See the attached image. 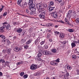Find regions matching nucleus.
Returning <instances> with one entry per match:
<instances>
[{
	"instance_id": "60",
	"label": "nucleus",
	"mask_w": 79,
	"mask_h": 79,
	"mask_svg": "<svg viewBox=\"0 0 79 79\" xmlns=\"http://www.w3.org/2000/svg\"><path fill=\"white\" fill-rule=\"evenodd\" d=\"M55 2L57 1V2H60L61 1V0H55Z\"/></svg>"
},
{
	"instance_id": "31",
	"label": "nucleus",
	"mask_w": 79,
	"mask_h": 79,
	"mask_svg": "<svg viewBox=\"0 0 79 79\" xmlns=\"http://www.w3.org/2000/svg\"><path fill=\"white\" fill-rule=\"evenodd\" d=\"M45 43V40L44 41H42L40 43V44L42 45H44Z\"/></svg>"
},
{
	"instance_id": "37",
	"label": "nucleus",
	"mask_w": 79,
	"mask_h": 79,
	"mask_svg": "<svg viewBox=\"0 0 79 79\" xmlns=\"http://www.w3.org/2000/svg\"><path fill=\"white\" fill-rule=\"evenodd\" d=\"M52 51L53 53H56V50L55 49H52Z\"/></svg>"
},
{
	"instance_id": "14",
	"label": "nucleus",
	"mask_w": 79,
	"mask_h": 79,
	"mask_svg": "<svg viewBox=\"0 0 79 79\" xmlns=\"http://www.w3.org/2000/svg\"><path fill=\"white\" fill-rule=\"evenodd\" d=\"M32 41V39H30L29 40L26 42V44L27 45H29V44H30L31 43V42Z\"/></svg>"
},
{
	"instance_id": "11",
	"label": "nucleus",
	"mask_w": 79,
	"mask_h": 79,
	"mask_svg": "<svg viewBox=\"0 0 79 79\" xmlns=\"http://www.w3.org/2000/svg\"><path fill=\"white\" fill-rule=\"evenodd\" d=\"M53 17L54 18H56L58 17V15H57V12L56 11H55L53 12Z\"/></svg>"
},
{
	"instance_id": "36",
	"label": "nucleus",
	"mask_w": 79,
	"mask_h": 79,
	"mask_svg": "<svg viewBox=\"0 0 79 79\" xmlns=\"http://www.w3.org/2000/svg\"><path fill=\"white\" fill-rule=\"evenodd\" d=\"M13 24H14V25L16 26V25H18V23L16 22H14L13 23Z\"/></svg>"
},
{
	"instance_id": "12",
	"label": "nucleus",
	"mask_w": 79,
	"mask_h": 79,
	"mask_svg": "<svg viewBox=\"0 0 79 79\" xmlns=\"http://www.w3.org/2000/svg\"><path fill=\"white\" fill-rule=\"evenodd\" d=\"M36 7L38 9H40V8L41 6H42V4H41V3H39L36 4Z\"/></svg>"
},
{
	"instance_id": "43",
	"label": "nucleus",
	"mask_w": 79,
	"mask_h": 79,
	"mask_svg": "<svg viewBox=\"0 0 79 79\" xmlns=\"http://www.w3.org/2000/svg\"><path fill=\"white\" fill-rule=\"evenodd\" d=\"M50 34H48L46 37L48 39H49V38H50Z\"/></svg>"
},
{
	"instance_id": "35",
	"label": "nucleus",
	"mask_w": 79,
	"mask_h": 79,
	"mask_svg": "<svg viewBox=\"0 0 79 79\" xmlns=\"http://www.w3.org/2000/svg\"><path fill=\"white\" fill-rule=\"evenodd\" d=\"M71 46L72 47H74L76 46V44H75V43H71Z\"/></svg>"
},
{
	"instance_id": "13",
	"label": "nucleus",
	"mask_w": 79,
	"mask_h": 79,
	"mask_svg": "<svg viewBox=\"0 0 79 79\" xmlns=\"http://www.w3.org/2000/svg\"><path fill=\"white\" fill-rule=\"evenodd\" d=\"M29 9L30 10H31V11H35V7H29Z\"/></svg>"
},
{
	"instance_id": "29",
	"label": "nucleus",
	"mask_w": 79,
	"mask_h": 79,
	"mask_svg": "<svg viewBox=\"0 0 79 79\" xmlns=\"http://www.w3.org/2000/svg\"><path fill=\"white\" fill-rule=\"evenodd\" d=\"M33 0H29V2H28L29 5H31V4H32L33 3Z\"/></svg>"
},
{
	"instance_id": "5",
	"label": "nucleus",
	"mask_w": 79,
	"mask_h": 79,
	"mask_svg": "<svg viewBox=\"0 0 79 79\" xmlns=\"http://www.w3.org/2000/svg\"><path fill=\"white\" fill-rule=\"evenodd\" d=\"M72 13V11L71 10H69L68 12V14H67V17L69 18V19H70V18L71 17V14Z\"/></svg>"
},
{
	"instance_id": "32",
	"label": "nucleus",
	"mask_w": 79,
	"mask_h": 79,
	"mask_svg": "<svg viewBox=\"0 0 79 79\" xmlns=\"http://www.w3.org/2000/svg\"><path fill=\"white\" fill-rule=\"evenodd\" d=\"M76 23L77 24H79V17L77 18L76 20Z\"/></svg>"
},
{
	"instance_id": "8",
	"label": "nucleus",
	"mask_w": 79,
	"mask_h": 79,
	"mask_svg": "<svg viewBox=\"0 0 79 79\" xmlns=\"http://www.w3.org/2000/svg\"><path fill=\"white\" fill-rule=\"evenodd\" d=\"M50 64L51 65H53V66H58V63L55 62H51Z\"/></svg>"
},
{
	"instance_id": "20",
	"label": "nucleus",
	"mask_w": 79,
	"mask_h": 79,
	"mask_svg": "<svg viewBox=\"0 0 79 79\" xmlns=\"http://www.w3.org/2000/svg\"><path fill=\"white\" fill-rule=\"evenodd\" d=\"M29 5H30L29 6V7H32L33 8H35V4H29Z\"/></svg>"
},
{
	"instance_id": "10",
	"label": "nucleus",
	"mask_w": 79,
	"mask_h": 79,
	"mask_svg": "<svg viewBox=\"0 0 79 79\" xmlns=\"http://www.w3.org/2000/svg\"><path fill=\"white\" fill-rule=\"evenodd\" d=\"M42 8H40V9H39L37 11V15H40V13H41L42 12Z\"/></svg>"
},
{
	"instance_id": "16",
	"label": "nucleus",
	"mask_w": 79,
	"mask_h": 79,
	"mask_svg": "<svg viewBox=\"0 0 79 79\" xmlns=\"http://www.w3.org/2000/svg\"><path fill=\"white\" fill-rule=\"evenodd\" d=\"M54 5V2H53L51 1L49 4V6H52Z\"/></svg>"
},
{
	"instance_id": "1",
	"label": "nucleus",
	"mask_w": 79,
	"mask_h": 79,
	"mask_svg": "<svg viewBox=\"0 0 79 79\" xmlns=\"http://www.w3.org/2000/svg\"><path fill=\"white\" fill-rule=\"evenodd\" d=\"M45 12H41V13L39 15V16L40 18L44 19H45Z\"/></svg>"
},
{
	"instance_id": "53",
	"label": "nucleus",
	"mask_w": 79,
	"mask_h": 79,
	"mask_svg": "<svg viewBox=\"0 0 79 79\" xmlns=\"http://www.w3.org/2000/svg\"><path fill=\"white\" fill-rule=\"evenodd\" d=\"M76 72L77 73V74L79 75V69L77 70Z\"/></svg>"
},
{
	"instance_id": "2",
	"label": "nucleus",
	"mask_w": 79,
	"mask_h": 79,
	"mask_svg": "<svg viewBox=\"0 0 79 79\" xmlns=\"http://www.w3.org/2000/svg\"><path fill=\"white\" fill-rule=\"evenodd\" d=\"M37 66L35 64H32L30 66V69L31 70H35V69H37Z\"/></svg>"
},
{
	"instance_id": "6",
	"label": "nucleus",
	"mask_w": 79,
	"mask_h": 79,
	"mask_svg": "<svg viewBox=\"0 0 79 79\" xmlns=\"http://www.w3.org/2000/svg\"><path fill=\"white\" fill-rule=\"evenodd\" d=\"M5 52L7 53L8 55H11V49L10 48L6 49L5 50Z\"/></svg>"
},
{
	"instance_id": "45",
	"label": "nucleus",
	"mask_w": 79,
	"mask_h": 79,
	"mask_svg": "<svg viewBox=\"0 0 79 79\" xmlns=\"http://www.w3.org/2000/svg\"><path fill=\"white\" fill-rule=\"evenodd\" d=\"M7 13H8L6 12H5L3 14V16H6V15H7Z\"/></svg>"
},
{
	"instance_id": "47",
	"label": "nucleus",
	"mask_w": 79,
	"mask_h": 79,
	"mask_svg": "<svg viewBox=\"0 0 79 79\" xmlns=\"http://www.w3.org/2000/svg\"><path fill=\"white\" fill-rule=\"evenodd\" d=\"M66 76H67L68 77L69 76V73L67 71H66Z\"/></svg>"
},
{
	"instance_id": "46",
	"label": "nucleus",
	"mask_w": 79,
	"mask_h": 79,
	"mask_svg": "<svg viewBox=\"0 0 79 79\" xmlns=\"http://www.w3.org/2000/svg\"><path fill=\"white\" fill-rule=\"evenodd\" d=\"M24 74V72H21L20 74L21 76H23Z\"/></svg>"
},
{
	"instance_id": "18",
	"label": "nucleus",
	"mask_w": 79,
	"mask_h": 79,
	"mask_svg": "<svg viewBox=\"0 0 79 79\" xmlns=\"http://www.w3.org/2000/svg\"><path fill=\"white\" fill-rule=\"evenodd\" d=\"M22 29L19 28L17 30V32L18 33H21V32H22Z\"/></svg>"
},
{
	"instance_id": "30",
	"label": "nucleus",
	"mask_w": 79,
	"mask_h": 79,
	"mask_svg": "<svg viewBox=\"0 0 79 79\" xmlns=\"http://www.w3.org/2000/svg\"><path fill=\"white\" fill-rule=\"evenodd\" d=\"M64 79H68V77L66 75H63Z\"/></svg>"
},
{
	"instance_id": "26",
	"label": "nucleus",
	"mask_w": 79,
	"mask_h": 79,
	"mask_svg": "<svg viewBox=\"0 0 79 79\" xmlns=\"http://www.w3.org/2000/svg\"><path fill=\"white\" fill-rule=\"evenodd\" d=\"M35 11H30V15H35Z\"/></svg>"
},
{
	"instance_id": "24",
	"label": "nucleus",
	"mask_w": 79,
	"mask_h": 79,
	"mask_svg": "<svg viewBox=\"0 0 79 79\" xmlns=\"http://www.w3.org/2000/svg\"><path fill=\"white\" fill-rule=\"evenodd\" d=\"M67 69H69V70H71V69H72V66L69 65L67 66Z\"/></svg>"
},
{
	"instance_id": "49",
	"label": "nucleus",
	"mask_w": 79,
	"mask_h": 79,
	"mask_svg": "<svg viewBox=\"0 0 79 79\" xmlns=\"http://www.w3.org/2000/svg\"><path fill=\"white\" fill-rule=\"evenodd\" d=\"M29 46L27 45H25L24 46V48H28Z\"/></svg>"
},
{
	"instance_id": "9",
	"label": "nucleus",
	"mask_w": 79,
	"mask_h": 79,
	"mask_svg": "<svg viewBox=\"0 0 79 79\" xmlns=\"http://www.w3.org/2000/svg\"><path fill=\"white\" fill-rule=\"evenodd\" d=\"M44 55H50V54H51V52L48 50H46L44 52Z\"/></svg>"
},
{
	"instance_id": "19",
	"label": "nucleus",
	"mask_w": 79,
	"mask_h": 79,
	"mask_svg": "<svg viewBox=\"0 0 79 79\" xmlns=\"http://www.w3.org/2000/svg\"><path fill=\"white\" fill-rule=\"evenodd\" d=\"M64 34H61L59 36V37H60V39H63L64 38Z\"/></svg>"
},
{
	"instance_id": "48",
	"label": "nucleus",
	"mask_w": 79,
	"mask_h": 79,
	"mask_svg": "<svg viewBox=\"0 0 79 79\" xmlns=\"http://www.w3.org/2000/svg\"><path fill=\"white\" fill-rule=\"evenodd\" d=\"M60 23H62V24H64V22L62 20H59Z\"/></svg>"
},
{
	"instance_id": "62",
	"label": "nucleus",
	"mask_w": 79,
	"mask_h": 79,
	"mask_svg": "<svg viewBox=\"0 0 79 79\" xmlns=\"http://www.w3.org/2000/svg\"><path fill=\"white\" fill-rule=\"evenodd\" d=\"M66 41H64L62 42V44H66Z\"/></svg>"
},
{
	"instance_id": "54",
	"label": "nucleus",
	"mask_w": 79,
	"mask_h": 79,
	"mask_svg": "<svg viewBox=\"0 0 79 79\" xmlns=\"http://www.w3.org/2000/svg\"><path fill=\"white\" fill-rule=\"evenodd\" d=\"M2 24L5 25V24H8V23L6 22H5L4 23H2Z\"/></svg>"
},
{
	"instance_id": "23",
	"label": "nucleus",
	"mask_w": 79,
	"mask_h": 79,
	"mask_svg": "<svg viewBox=\"0 0 79 79\" xmlns=\"http://www.w3.org/2000/svg\"><path fill=\"white\" fill-rule=\"evenodd\" d=\"M5 27H6V25H3L2 27L0 28V29L2 30H3V29L5 28Z\"/></svg>"
},
{
	"instance_id": "21",
	"label": "nucleus",
	"mask_w": 79,
	"mask_h": 79,
	"mask_svg": "<svg viewBox=\"0 0 79 79\" xmlns=\"http://www.w3.org/2000/svg\"><path fill=\"white\" fill-rule=\"evenodd\" d=\"M0 63H5V60L4 59H1L0 60Z\"/></svg>"
},
{
	"instance_id": "4",
	"label": "nucleus",
	"mask_w": 79,
	"mask_h": 79,
	"mask_svg": "<svg viewBox=\"0 0 79 79\" xmlns=\"http://www.w3.org/2000/svg\"><path fill=\"white\" fill-rule=\"evenodd\" d=\"M22 36L24 37H26L27 36V32L25 31H24L22 33Z\"/></svg>"
},
{
	"instance_id": "55",
	"label": "nucleus",
	"mask_w": 79,
	"mask_h": 79,
	"mask_svg": "<svg viewBox=\"0 0 79 79\" xmlns=\"http://www.w3.org/2000/svg\"><path fill=\"white\" fill-rule=\"evenodd\" d=\"M44 48L45 49H47V48H48V47L47 45L44 46Z\"/></svg>"
},
{
	"instance_id": "38",
	"label": "nucleus",
	"mask_w": 79,
	"mask_h": 79,
	"mask_svg": "<svg viewBox=\"0 0 79 79\" xmlns=\"http://www.w3.org/2000/svg\"><path fill=\"white\" fill-rule=\"evenodd\" d=\"M26 39H22V40H21V42H23V43H24V42H26Z\"/></svg>"
},
{
	"instance_id": "59",
	"label": "nucleus",
	"mask_w": 79,
	"mask_h": 79,
	"mask_svg": "<svg viewBox=\"0 0 79 79\" xmlns=\"http://www.w3.org/2000/svg\"><path fill=\"white\" fill-rule=\"evenodd\" d=\"M2 38L3 39V40H4V39H6V37L4 35L2 37Z\"/></svg>"
},
{
	"instance_id": "56",
	"label": "nucleus",
	"mask_w": 79,
	"mask_h": 79,
	"mask_svg": "<svg viewBox=\"0 0 79 79\" xmlns=\"http://www.w3.org/2000/svg\"><path fill=\"white\" fill-rule=\"evenodd\" d=\"M63 76V75H62V74H60L59 75L60 77H62Z\"/></svg>"
},
{
	"instance_id": "51",
	"label": "nucleus",
	"mask_w": 79,
	"mask_h": 79,
	"mask_svg": "<svg viewBox=\"0 0 79 79\" xmlns=\"http://www.w3.org/2000/svg\"><path fill=\"white\" fill-rule=\"evenodd\" d=\"M6 29H8V28H10V25H7L6 26Z\"/></svg>"
},
{
	"instance_id": "50",
	"label": "nucleus",
	"mask_w": 79,
	"mask_h": 79,
	"mask_svg": "<svg viewBox=\"0 0 79 79\" xmlns=\"http://www.w3.org/2000/svg\"><path fill=\"white\" fill-rule=\"evenodd\" d=\"M36 76H40V73L39 72H38L36 73Z\"/></svg>"
},
{
	"instance_id": "57",
	"label": "nucleus",
	"mask_w": 79,
	"mask_h": 79,
	"mask_svg": "<svg viewBox=\"0 0 79 79\" xmlns=\"http://www.w3.org/2000/svg\"><path fill=\"white\" fill-rule=\"evenodd\" d=\"M73 16H74V17L76 18V14L75 13H74L73 14Z\"/></svg>"
},
{
	"instance_id": "42",
	"label": "nucleus",
	"mask_w": 79,
	"mask_h": 79,
	"mask_svg": "<svg viewBox=\"0 0 79 79\" xmlns=\"http://www.w3.org/2000/svg\"><path fill=\"white\" fill-rule=\"evenodd\" d=\"M9 56H10V55H9L8 54H6L5 56V58H8Z\"/></svg>"
},
{
	"instance_id": "52",
	"label": "nucleus",
	"mask_w": 79,
	"mask_h": 79,
	"mask_svg": "<svg viewBox=\"0 0 79 79\" xmlns=\"http://www.w3.org/2000/svg\"><path fill=\"white\" fill-rule=\"evenodd\" d=\"M56 62H57L58 63H59V62L60 61V59L58 58L57 59H56Z\"/></svg>"
},
{
	"instance_id": "61",
	"label": "nucleus",
	"mask_w": 79,
	"mask_h": 79,
	"mask_svg": "<svg viewBox=\"0 0 79 79\" xmlns=\"http://www.w3.org/2000/svg\"><path fill=\"white\" fill-rule=\"evenodd\" d=\"M20 64H21L20 62H18L17 64V65H20Z\"/></svg>"
},
{
	"instance_id": "15",
	"label": "nucleus",
	"mask_w": 79,
	"mask_h": 79,
	"mask_svg": "<svg viewBox=\"0 0 79 79\" xmlns=\"http://www.w3.org/2000/svg\"><path fill=\"white\" fill-rule=\"evenodd\" d=\"M49 11H53L54 9H55V7H52V6H49Z\"/></svg>"
},
{
	"instance_id": "7",
	"label": "nucleus",
	"mask_w": 79,
	"mask_h": 79,
	"mask_svg": "<svg viewBox=\"0 0 79 79\" xmlns=\"http://www.w3.org/2000/svg\"><path fill=\"white\" fill-rule=\"evenodd\" d=\"M4 64V65H3V66H2L3 68H4V67H6V65L8 67H10V65H9V63H10V62H8V61H6V62H5Z\"/></svg>"
},
{
	"instance_id": "25",
	"label": "nucleus",
	"mask_w": 79,
	"mask_h": 79,
	"mask_svg": "<svg viewBox=\"0 0 79 79\" xmlns=\"http://www.w3.org/2000/svg\"><path fill=\"white\" fill-rule=\"evenodd\" d=\"M64 21L66 24H69V21H68V20H67V19L66 18L65 19Z\"/></svg>"
},
{
	"instance_id": "44",
	"label": "nucleus",
	"mask_w": 79,
	"mask_h": 79,
	"mask_svg": "<svg viewBox=\"0 0 79 79\" xmlns=\"http://www.w3.org/2000/svg\"><path fill=\"white\" fill-rule=\"evenodd\" d=\"M60 3L61 6H63V5H64V2H63V1H61L60 2Z\"/></svg>"
},
{
	"instance_id": "34",
	"label": "nucleus",
	"mask_w": 79,
	"mask_h": 79,
	"mask_svg": "<svg viewBox=\"0 0 79 79\" xmlns=\"http://www.w3.org/2000/svg\"><path fill=\"white\" fill-rule=\"evenodd\" d=\"M72 58L74 60H75V59H76V55H73L72 56Z\"/></svg>"
},
{
	"instance_id": "28",
	"label": "nucleus",
	"mask_w": 79,
	"mask_h": 79,
	"mask_svg": "<svg viewBox=\"0 0 79 79\" xmlns=\"http://www.w3.org/2000/svg\"><path fill=\"white\" fill-rule=\"evenodd\" d=\"M22 2V1L21 0H18L17 2V4H18V5H20Z\"/></svg>"
},
{
	"instance_id": "40",
	"label": "nucleus",
	"mask_w": 79,
	"mask_h": 79,
	"mask_svg": "<svg viewBox=\"0 0 79 79\" xmlns=\"http://www.w3.org/2000/svg\"><path fill=\"white\" fill-rule=\"evenodd\" d=\"M48 25L49 26H51L52 27H53V24L52 23H48Z\"/></svg>"
},
{
	"instance_id": "63",
	"label": "nucleus",
	"mask_w": 79,
	"mask_h": 79,
	"mask_svg": "<svg viewBox=\"0 0 79 79\" xmlns=\"http://www.w3.org/2000/svg\"><path fill=\"white\" fill-rule=\"evenodd\" d=\"M2 10H3V8H1L0 9V12H2Z\"/></svg>"
},
{
	"instance_id": "64",
	"label": "nucleus",
	"mask_w": 79,
	"mask_h": 79,
	"mask_svg": "<svg viewBox=\"0 0 79 79\" xmlns=\"http://www.w3.org/2000/svg\"><path fill=\"white\" fill-rule=\"evenodd\" d=\"M49 41H50V42H52V41H53V40H52V39H49Z\"/></svg>"
},
{
	"instance_id": "17",
	"label": "nucleus",
	"mask_w": 79,
	"mask_h": 79,
	"mask_svg": "<svg viewBox=\"0 0 79 79\" xmlns=\"http://www.w3.org/2000/svg\"><path fill=\"white\" fill-rule=\"evenodd\" d=\"M27 2H25L24 4H23V6L24 8H25L27 7Z\"/></svg>"
},
{
	"instance_id": "39",
	"label": "nucleus",
	"mask_w": 79,
	"mask_h": 79,
	"mask_svg": "<svg viewBox=\"0 0 79 79\" xmlns=\"http://www.w3.org/2000/svg\"><path fill=\"white\" fill-rule=\"evenodd\" d=\"M28 75H26V74H25L23 76V77H24V78H25V79H26V78H27V77H28Z\"/></svg>"
},
{
	"instance_id": "27",
	"label": "nucleus",
	"mask_w": 79,
	"mask_h": 79,
	"mask_svg": "<svg viewBox=\"0 0 79 79\" xmlns=\"http://www.w3.org/2000/svg\"><path fill=\"white\" fill-rule=\"evenodd\" d=\"M67 31L69 32H74V30L71 29H69Z\"/></svg>"
},
{
	"instance_id": "3",
	"label": "nucleus",
	"mask_w": 79,
	"mask_h": 79,
	"mask_svg": "<svg viewBox=\"0 0 79 79\" xmlns=\"http://www.w3.org/2000/svg\"><path fill=\"white\" fill-rule=\"evenodd\" d=\"M14 51H15V52H19V51H21V48H19L18 47H16L14 48Z\"/></svg>"
},
{
	"instance_id": "41",
	"label": "nucleus",
	"mask_w": 79,
	"mask_h": 79,
	"mask_svg": "<svg viewBox=\"0 0 79 79\" xmlns=\"http://www.w3.org/2000/svg\"><path fill=\"white\" fill-rule=\"evenodd\" d=\"M54 33H55L56 34H57V35H60V33L56 31H55Z\"/></svg>"
},
{
	"instance_id": "33",
	"label": "nucleus",
	"mask_w": 79,
	"mask_h": 79,
	"mask_svg": "<svg viewBox=\"0 0 79 79\" xmlns=\"http://www.w3.org/2000/svg\"><path fill=\"white\" fill-rule=\"evenodd\" d=\"M38 39H36V40L35 41V44L36 45L38 44H39V42H38Z\"/></svg>"
},
{
	"instance_id": "22",
	"label": "nucleus",
	"mask_w": 79,
	"mask_h": 79,
	"mask_svg": "<svg viewBox=\"0 0 79 79\" xmlns=\"http://www.w3.org/2000/svg\"><path fill=\"white\" fill-rule=\"evenodd\" d=\"M37 56L40 58L42 56V54L41 53V52H39V53L37 55Z\"/></svg>"
},
{
	"instance_id": "58",
	"label": "nucleus",
	"mask_w": 79,
	"mask_h": 79,
	"mask_svg": "<svg viewBox=\"0 0 79 79\" xmlns=\"http://www.w3.org/2000/svg\"><path fill=\"white\" fill-rule=\"evenodd\" d=\"M0 32H1L2 33H3L4 32L3 30H1V29H0Z\"/></svg>"
}]
</instances>
